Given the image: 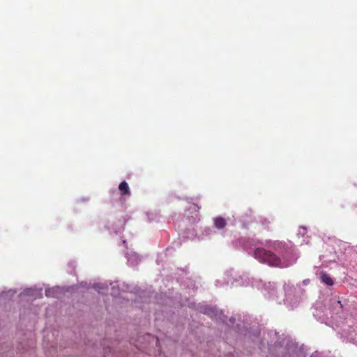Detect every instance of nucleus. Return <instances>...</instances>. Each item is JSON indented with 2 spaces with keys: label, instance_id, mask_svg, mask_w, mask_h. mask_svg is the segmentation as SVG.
Listing matches in <instances>:
<instances>
[{
  "label": "nucleus",
  "instance_id": "7ed1b4c3",
  "mask_svg": "<svg viewBox=\"0 0 357 357\" xmlns=\"http://www.w3.org/2000/svg\"><path fill=\"white\" fill-rule=\"evenodd\" d=\"M330 306L334 314H340L342 311L343 305L338 298L334 297L330 300Z\"/></svg>",
  "mask_w": 357,
  "mask_h": 357
},
{
  "label": "nucleus",
  "instance_id": "1a4fd4ad",
  "mask_svg": "<svg viewBox=\"0 0 357 357\" xmlns=\"http://www.w3.org/2000/svg\"><path fill=\"white\" fill-rule=\"evenodd\" d=\"M260 222L262 226L264 227L265 229H269V225L271 223V221L268 220L267 218H263L260 220Z\"/></svg>",
  "mask_w": 357,
  "mask_h": 357
},
{
  "label": "nucleus",
  "instance_id": "9b49d317",
  "mask_svg": "<svg viewBox=\"0 0 357 357\" xmlns=\"http://www.w3.org/2000/svg\"><path fill=\"white\" fill-rule=\"evenodd\" d=\"M54 291H55L54 289L46 290L45 294L47 296H53V293Z\"/></svg>",
  "mask_w": 357,
  "mask_h": 357
},
{
  "label": "nucleus",
  "instance_id": "f8f14e48",
  "mask_svg": "<svg viewBox=\"0 0 357 357\" xmlns=\"http://www.w3.org/2000/svg\"><path fill=\"white\" fill-rule=\"evenodd\" d=\"M200 207L197 204H193V209L196 211L199 210Z\"/></svg>",
  "mask_w": 357,
  "mask_h": 357
},
{
  "label": "nucleus",
  "instance_id": "2eb2a0df",
  "mask_svg": "<svg viewBox=\"0 0 357 357\" xmlns=\"http://www.w3.org/2000/svg\"><path fill=\"white\" fill-rule=\"evenodd\" d=\"M310 357H317L316 355H311Z\"/></svg>",
  "mask_w": 357,
  "mask_h": 357
},
{
  "label": "nucleus",
  "instance_id": "6e6552de",
  "mask_svg": "<svg viewBox=\"0 0 357 357\" xmlns=\"http://www.w3.org/2000/svg\"><path fill=\"white\" fill-rule=\"evenodd\" d=\"M275 287L274 283L268 282V284L265 285V290L267 291L268 294H272L274 293Z\"/></svg>",
  "mask_w": 357,
  "mask_h": 357
},
{
  "label": "nucleus",
  "instance_id": "0eeeda50",
  "mask_svg": "<svg viewBox=\"0 0 357 357\" xmlns=\"http://www.w3.org/2000/svg\"><path fill=\"white\" fill-rule=\"evenodd\" d=\"M320 280L321 282L324 283L328 286H332L333 284V279L326 272L322 271L320 273Z\"/></svg>",
  "mask_w": 357,
  "mask_h": 357
},
{
  "label": "nucleus",
  "instance_id": "39448f33",
  "mask_svg": "<svg viewBox=\"0 0 357 357\" xmlns=\"http://www.w3.org/2000/svg\"><path fill=\"white\" fill-rule=\"evenodd\" d=\"M213 223L215 227L218 229H223L227 225L226 220L221 216L214 218Z\"/></svg>",
  "mask_w": 357,
  "mask_h": 357
},
{
  "label": "nucleus",
  "instance_id": "4468645a",
  "mask_svg": "<svg viewBox=\"0 0 357 357\" xmlns=\"http://www.w3.org/2000/svg\"><path fill=\"white\" fill-rule=\"evenodd\" d=\"M230 321H231V322H232V323H233V322L235 321V319L231 318V319H230Z\"/></svg>",
  "mask_w": 357,
  "mask_h": 357
},
{
  "label": "nucleus",
  "instance_id": "f257e3e1",
  "mask_svg": "<svg viewBox=\"0 0 357 357\" xmlns=\"http://www.w3.org/2000/svg\"><path fill=\"white\" fill-rule=\"evenodd\" d=\"M266 246L271 250L257 248L253 252V257L260 263L269 266L287 268L293 265L298 258L295 246L291 242L268 241Z\"/></svg>",
  "mask_w": 357,
  "mask_h": 357
},
{
  "label": "nucleus",
  "instance_id": "ddd939ff",
  "mask_svg": "<svg viewBox=\"0 0 357 357\" xmlns=\"http://www.w3.org/2000/svg\"><path fill=\"white\" fill-rule=\"evenodd\" d=\"M101 285L102 284H96V288L98 289V290L103 289V287Z\"/></svg>",
  "mask_w": 357,
  "mask_h": 357
},
{
  "label": "nucleus",
  "instance_id": "f03ea898",
  "mask_svg": "<svg viewBox=\"0 0 357 357\" xmlns=\"http://www.w3.org/2000/svg\"><path fill=\"white\" fill-rule=\"evenodd\" d=\"M200 311L213 319H221L222 321H225V319L221 317L222 311H219L216 307L204 305L201 307Z\"/></svg>",
  "mask_w": 357,
  "mask_h": 357
},
{
  "label": "nucleus",
  "instance_id": "9d476101",
  "mask_svg": "<svg viewBox=\"0 0 357 357\" xmlns=\"http://www.w3.org/2000/svg\"><path fill=\"white\" fill-rule=\"evenodd\" d=\"M306 233V228L304 227H301L298 230V234L304 236Z\"/></svg>",
  "mask_w": 357,
  "mask_h": 357
},
{
  "label": "nucleus",
  "instance_id": "20e7f679",
  "mask_svg": "<svg viewBox=\"0 0 357 357\" xmlns=\"http://www.w3.org/2000/svg\"><path fill=\"white\" fill-rule=\"evenodd\" d=\"M284 290L285 291V300L287 301H291L292 300L293 294L295 293L296 289L294 285L284 284Z\"/></svg>",
  "mask_w": 357,
  "mask_h": 357
},
{
  "label": "nucleus",
  "instance_id": "423d86ee",
  "mask_svg": "<svg viewBox=\"0 0 357 357\" xmlns=\"http://www.w3.org/2000/svg\"><path fill=\"white\" fill-rule=\"evenodd\" d=\"M119 190L122 196L128 195L130 196L131 192L128 186V184L126 181H122L119 185Z\"/></svg>",
  "mask_w": 357,
  "mask_h": 357
}]
</instances>
